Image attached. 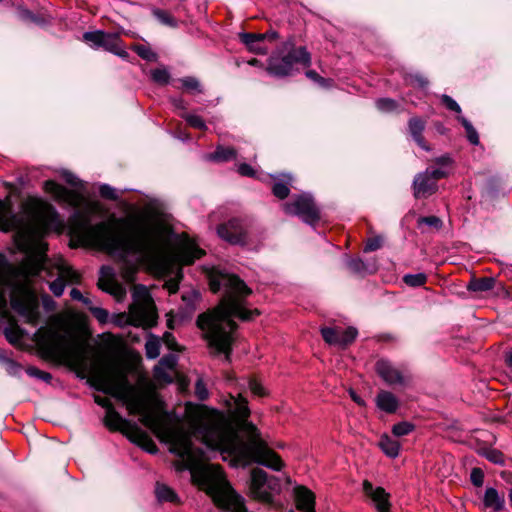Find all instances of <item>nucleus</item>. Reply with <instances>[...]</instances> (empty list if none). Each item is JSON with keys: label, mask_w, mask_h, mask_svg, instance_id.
Wrapping results in <instances>:
<instances>
[{"label": "nucleus", "mask_w": 512, "mask_h": 512, "mask_svg": "<svg viewBox=\"0 0 512 512\" xmlns=\"http://www.w3.org/2000/svg\"><path fill=\"white\" fill-rule=\"evenodd\" d=\"M122 401L131 415H139L141 423L150 429L169 451L182 459L179 469L189 470L192 480L204 490L223 512H248L244 499L230 486L219 465L207 460L219 453L224 461L234 466L256 463L279 471L283 461L261 438L257 427L247 418L250 415L247 400L232 396V416L218 411L195 416L190 429L173 424L153 399L132 385L124 372H115L102 378L100 388Z\"/></svg>", "instance_id": "obj_1"}, {"label": "nucleus", "mask_w": 512, "mask_h": 512, "mask_svg": "<svg viewBox=\"0 0 512 512\" xmlns=\"http://www.w3.org/2000/svg\"><path fill=\"white\" fill-rule=\"evenodd\" d=\"M61 176L77 190H69L53 180L44 182V190L57 201L78 209L85 201L83 181L67 170L62 171ZM74 217L77 220L75 233L79 238L119 258L121 276L127 283L135 280L141 262L158 261L165 253L169 229L160 221L142 223L138 225L135 235H126L108 222L91 224L89 218L78 210Z\"/></svg>", "instance_id": "obj_2"}, {"label": "nucleus", "mask_w": 512, "mask_h": 512, "mask_svg": "<svg viewBox=\"0 0 512 512\" xmlns=\"http://www.w3.org/2000/svg\"><path fill=\"white\" fill-rule=\"evenodd\" d=\"M208 277L211 291H223V296L215 308L198 315L196 324L210 352L223 354L229 361L237 329L234 318L249 321L260 312L245 307V299L252 291L238 276L213 268Z\"/></svg>", "instance_id": "obj_3"}, {"label": "nucleus", "mask_w": 512, "mask_h": 512, "mask_svg": "<svg viewBox=\"0 0 512 512\" xmlns=\"http://www.w3.org/2000/svg\"><path fill=\"white\" fill-rule=\"evenodd\" d=\"M0 230L14 232V241L17 248L27 256L37 254L42 257L47 245L41 240V229L26 216L14 213L2 200H0Z\"/></svg>", "instance_id": "obj_4"}, {"label": "nucleus", "mask_w": 512, "mask_h": 512, "mask_svg": "<svg viewBox=\"0 0 512 512\" xmlns=\"http://www.w3.org/2000/svg\"><path fill=\"white\" fill-rule=\"evenodd\" d=\"M133 302L128 312L121 313L115 321L118 325H132L144 329L157 324V309L149 290L144 285H135L132 292Z\"/></svg>", "instance_id": "obj_5"}, {"label": "nucleus", "mask_w": 512, "mask_h": 512, "mask_svg": "<svg viewBox=\"0 0 512 512\" xmlns=\"http://www.w3.org/2000/svg\"><path fill=\"white\" fill-rule=\"evenodd\" d=\"M283 51H286L287 54L284 56L273 54L269 58L267 72L270 75L285 77L293 73L295 64L310 66L311 56L305 47L295 48L294 42L287 40L283 44Z\"/></svg>", "instance_id": "obj_6"}, {"label": "nucleus", "mask_w": 512, "mask_h": 512, "mask_svg": "<svg viewBox=\"0 0 512 512\" xmlns=\"http://www.w3.org/2000/svg\"><path fill=\"white\" fill-rule=\"evenodd\" d=\"M250 493L258 500L270 502L275 494L281 490L280 480L269 476L264 470L255 468L251 471Z\"/></svg>", "instance_id": "obj_7"}, {"label": "nucleus", "mask_w": 512, "mask_h": 512, "mask_svg": "<svg viewBox=\"0 0 512 512\" xmlns=\"http://www.w3.org/2000/svg\"><path fill=\"white\" fill-rule=\"evenodd\" d=\"M283 209L287 214L296 215L310 225H314L320 219V210L309 193L294 196L291 201L283 204Z\"/></svg>", "instance_id": "obj_8"}, {"label": "nucleus", "mask_w": 512, "mask_h": 512, "mask_svg": "<svg viewBox=\"0 0 512 512\" xmlns=\"http://www.w3.org/2000/svg\"><path fill=\"white\" fill-rule=\"evenodd\" d=\"M12 309L18 313L25 321L32 325H37L40 320V311L38 301L29 294H13L10 299Z\"/></svg>", "instance_id": "obj_9"}, {"label": "nucleus", "mask_w": 512, "mask_h": 512, "mask_svg": "<svg viewBox=\"0 0 512 512\" xmlns=\"http://www.w3.org/2000/svg\"><path fill=\"white\" fill-rule=\"evenodd\" d=\"M98 287L114 296L118 302L122 301L126 296L125 286L116 280L114 269L110 266L101 267Z\"/></svg>", "instance_id": "obj_10"}, {"label": "nucleus", "mask_w": 512, "mask_h": 512, "mask_svg": "<svg viewBox=\"0 0 512 512\" xmlns=\"http://www.w3.org/2000/svg\"><path fill=\"white\" fill-rule=\"evenodd\" d=\"M321 335L330 345L346 347L355 340L358 331L355 327H324L321 329Z\"/></svg>", "instance_id": "obj_11"}, {"label": "nucleus", "mask_w": 512, "mask_h": 512, "mask_svg": "<svg viewBox=\"0 0 512 512\" xmlns=\"http://www.w3.org/2000/svg\"><path fill=\"white\" fill-rule=\"evenodd\" d=\"M217 233L220 238L231 244L244 245L246 243L247 233L239 219H231L227 223L219 225Z\"/></svg>", "instance_id": "obj_12"}, {"label": "nucleus", "mask_w": 512, "mask_h": 512, "mask_svg": "<svg viewBox=\"0 0 512 512\" xmlns=\"http://www.w3.org/2000/svg\"><path fill=\"white\" fill-rule=\"evenodd\" d=\"M204 253V250H202L194 240L184 237L180 242L177 258L181 264L190 265L194 263L196 259L202 257Z\"/></svg>", "instance_id": "obj_13"}, {"label": "nucleus", "mask_w": 512, "mask_h": 512, "mask_svg": "<svg viewBox=\"0 0 512 512\" xmlns=\"http://www.w3.org/2000/svg\"><path fill=\"white\" fill-rule=\"evenodd\" d=\"M375 369L377 374L388 385H402L405 383V378L400 370H398L390 361L380 359L376 362Z\"/></svg>", "instance_id": "obj_14"}, {"label": "nucleus", "mask_w": 512, "mask_h": 512, "mask_svg": "<svg viewBox=\"0 0 512 512\" xmlns=\"http://www.w3.org/2000/svg\"><path fill=\"white\" fill-rule=\"evenodd\" d=\"M437 188V183L426 172L419 173L414 178L413 192L417 199L427 198L435 193Z\"/></svg>", "instance_id": "obj_15"}, {"label": "nucleus", "mask_w": 512, "mask_h": 512, "mask_svg": "<svg viewBox=\"0 0 512 512\" xmlns=\"http://www.w3.org/2000/svg\"><path fill=\"white\" fill-rule=\"evenodd\" d=\"M363 490L365 494L373 500L378 512H390V503L388 500L389 495L382 487L374 488L369 481H364Z\"/></svg>", "instance_id": "obj_16"}, {"label": "nucleus", "mask_w": 512, "mask_h": 512, "mask_svg": "<svg viewBox=\"0 0 512 512\" xmlns=\"http://www.w3.org/2000/svg\"><path fill=\"white\" fill-rule=\"evenodd\" d=\"M104 50L124 59H129V53L124 49L123 42L118 33H104L101 46Z\"/></svg>", "instance_id": "obj_17"}, {"label": "nucleus", "mask_w": 512, "mask_h": 512, "mask_svg": "<svg viewBox=\"0 0 512 512\" xmlns=\"http://www.w3.org/2000/svg\"><path fill=\"white\" fill-rule=\"evenodd\" d=\"M296 508L300 512H315L314 494L303 486H297L294 489ZM289 512H295L290 510Z\"/></svg>", "instance_id": "obj_18"}, {"label": "nucleus", "mask_w": 512, "mask_h": 512, "mask_svg": "<svg viewBox=\"0 0 512 512\" xmlns=\"http://www.w3.org/2000/svg\"><path fill=\"white\" fill-rule=\"evenodd\" d=\"M127 436L131 442L137 444L148 453L156 454L158 452V448L153 440L136 425L133 426L132 431Z\"/></svg>", "instance_id": "obj_19"}, {"label": "nucleus", "mask_w": 512, "mask_h": 512, "mask_svg": "<svg viewBox=\"0 0 512 512\" xmlns=\"http://www.w3.org/2000/svg\"><path fill=\"white\" fill-rule=\"evenodd\" d=\"M240 41L247 47V49L258 55H266L269 51L268 47L263 44V40L258 33H239Z\"/></svg>", "instance_id": "obj_20"}, {"label": "nucleus", "mask_w": 512, "mask_h": 512, "mask_svg": "<svg viewBox=\"0 0 512 512\" xmlns=\"http://www.w3.org/2000/svg\"><path fill=\"white\" fill-rule=\"evenodd\" d=\"M376 406L388 414L395 413L399 407V400L397 397L386 390H381L376 396Z\"/></svg>", "instance_id": "obj_21"}, {"label": "nucleus", "mask_w": 512, "mask_h": 512, "mask_svg": "<svg viewBox=\"0 0 512 512\" xmlns=\"http://www.w3.org/2000/svg\"><path fill=\"white\" fill-rule=\"evenodd\" d=\"M273 179L275 180L272 186L273 195L281 200L285 199L290 193L289 185L293 180L292 175L280 174L279 176H273Z\"/></svg>", "instance_id": "obj_22"}, {"label": "nucleus", "mask_w": 512, "mask_h": 512, "mask_svg": "<svg viewBox=\"0 0 512 512\" xmlns=\"http://www.w3.org/2000/svg\"><path fill=\"white\" fill-rule=\"evenodd\" d=\"M105 424L112 430H123L130 425L113 407H108L106 411Z\"/></svg>", "instance_id": "obj_23"}, {"label": "nucleus", "mask_w": 512, "mask_h": 512, "mask_svg": "<svg viewBox=\"0 0 512 512\" xmlns=\"http://www.w3.org/2000/svg\"><path fill=\"white\" fill-rule=\"evenodd\" d=\"M483 502L486 507L493 508L495 511L501 510L504 506L503 497H501L493 487L486 489Z\"/></svg>", "instance_id": "obj_24"}, {"label": "nucleus", "mask_w": 512, "mask_h": 512, "mask_svg": "<svg viewBox=\"0 0 512 512\" xmlns=\"http://www.w3.org/2000/svg\"><path fill=\"white\" fill-rule=\"evenodd\" d=\"M379 447L388 457L396 458L399 455L400 443L387 435L380 438Z\"/></svg>", "instance_id": "obj_25"}, {"label": "nucleus", "mask_w": 512, "mask_h": 512, "mask_svg": "<svg viewBox=\"0 0 512 512\" xmlns=\"http://www.w3.org/2000/svg\"><path fill=\"white\" fill-rule=\"evenodd\" d=\"M495 286V279L493 277H483L478 279H472L467 288L473 292H484L492 290Z\"/></svg>", "instance_id": "obj_26"}, {"label": "nucleus", "mask_w": 512, "mask_h": 512, "mask_svg": "<svg viewBox=\"0 0 512 512\" xmlns=\"http://www.w3.org/2000/svg\"><path fill=\"white\" fill-rule=\"evenodd\" d=\"M236 150L231 147L218 146L208 158L216 162H227L236 158Z\"/></svg>", "instance_id": "obj_27"}, {"label": "nucleus", "mask_w": 512, "mask_h": 512, "mask_svg": "<svg viewBox=\"0 0 512 512\" xmlns=\"http://www.w3.org/2000/svg\"><path fill=\"white\" fill-rule=\"evenodd\" d=\"M155 494L160 502H178V496L169 486L161 483L156 484Z\"/></svg>", "instance_id": "obj_28"}, {"label": "nucleus", "mask_w": 512, "mask_h": 512, "mask_svg": "<svg viewBox=\"0 0 512 512\" xmlns=\"http://www.w3.org/2000/svg\"><path fill=\"white\" fill-rule=\"evenodd\" d=\"M58 274L66 282V285L80 284V282H81V275L70 266H67V265L59 266Z\"/></svg>", "instance_id": "obj_29"}, {"label": "nucleus", "mask_w": 512, "mask_h": 512, "mask_svg": "<svg viewBox=\"0 0 512 512\" xmlns=\"http://www.w3.org/2000/svg\"><path fill=\"white\" fill-rule=\"evenodd\" d=\"M160 340L157 336L150 334L145 344L146 356L149 359H156L160 355Z\"/></svg>", "instance_id": "obj_30"}, {"label": "nucleus", "mask_w": 512, "mask_h": 512, "mask_svg": "<svg viewBox=\"0 0 512 512\" xmlns=\"http://www.w3.org/2000/svg\"><path fill=\"white\" fill-rule=\"evenodd\" d=\"M104 33L103 30L88 31L83 34V40L92 48L98 49L101 46Z\"/></svg>", "instance_id": "obj_31"}, {"label": "nucleus", "mask_w": 512, "mask_h": 512, "mask_svg": "<svg viewBox=\"0 0 512 512\" xmlns=\"http://www.w3.org/2000/svg\"><path fill=\"white\" fill-rule=\"evenodd\" d=\"M425 273L406 274L403 276V282L410 287H421L427 282Z\"/></svg>", "instance_id": "obj_32"}, {"label": "nucleus", "mask_w": 512, "mask_h": 512, "mask_svg": "<svg viewBox=\"0 0 512 512\" xmlns=\"http://www.w3.org/2000/svg\"><path fill=\"white\" fill-rule=\"evenodd\" d=\"M458 120L461 122V124L465 128L469 142L473 145H477L479 143V136H478L476 129L473 127V125L470 123V121H468L463 116H459Z\"/></svg>", "instance_id": "obj_33"}, {"label": "nucleus", "mask_w": 512, "mask_h": 512, "mask_svg": "<svg viewBox=\"0 0 512 512\" xmlns=\"http://www.w3.org/2000/svg\"><path fill=\"white\" fill-rule=\"evenodd\" d=\"M181 117L183 119H185V121L193 128L200 129V130L207 129L205 121L199 115L185 112V113L181 114Z\"/></svg>", "instance_id": "obj_34"}, {"label": "nucleus", "mask_w": 512, "mask_h": 512, "mask_svg": "<svg viewBox=\"0 0 512 512\" xmlns=\"http://www.w3.org/2000/svg\"><path fill=\"white\" fill-rule=\"evenodd\" d=\"M179 81L181 82L182 88L187 91H195L198 93L203 92L201 83L193 76L183 77Z\"/></svg>", "instance_id": "obj_35"}, {"label": "nucleus", "mask_w": 512, "mask_h": 512, "mask_svg": "<svg viewBox=\"0 0 512 512\" xmlns=\"http://www.w3.org/2000/svg\"><path fill=\"white\" fill-rule=\"evenodd\" d=\"M376 107L382 112L389 113L396 111L399 107V104L397 101L391 98H379L376 100Z\"/></svg>", "instance_id": "obj_36"}, {"label": "nucleus", "mask_w": 512, "mask_h": 512, "mask_svg": "<svg viewBox=\"0 0 512 512\" xmlns=\"http://www.w3.org/2000/svg\"><path fill=\"white\" fill-rule=\"evenodd\" d=\"M151 79L158 84L166 85L169 83L170 74L166 68H157L151 71Z\"/></svg>", "instance_id": "obj_37"}, {"label": "nucleus", "mask_w": 512, "mask_h": 512, "mask_svg": "<svg viewBox=\"0 0 512 512\" xmlns=\"http://www.w3.org/2000/svg\"><path fill=\"white\" fill-rule=\"evenodd\" d=\"M408 128L412 137L422 135L425 129V122L418 117H413L408 122Z\"/></svg>", "instance_id": "obj_38"}, {"label": "nucleus", "mask_w": 512, "mask_h": 512, "mask_svg": "<svg viewBox=\"0 0 512 512\" xmlns=\"http://www.w3.org/2000/svg\"><path fill=\"white\" fill-rule=\"evenodd\" d=\"M132 49L137 53L139 57L146 61H155L157 54L153 52L150 47L145 45H134Z\"/></svg>", "instance_id": "obj_39"}, {"label": "nucleus", "mask_w": 512, "mask_h": 512, "mask_svg": "<svg viewBox=\"0 0 512 512\" xmlns=\"http://www.w3.org/2000/svg\"><path fill=\"white\" fill-rule=\"evenodd\" d=\"M199 299L200 293L196 290H189L182 295V300L189 311H193L195 309V305Z\"/></svg>", "instance_id": "obj_40"}, {"label": "nucleus", "mask_w": 512, "mask_h": 512, "mask_svg": "<svg viewBox=\"0 0 512 512\" xmlns=\"http://www.w3.org/2000/svg\"><path fill=\"white\" fill-rule=\"evenodd\" d=\"M415 426L407 421L399 422L392 427V433L397 436H405L414 430Z\"/></svg>", "instance_id": "obj_41"}, {"label": "nucleus", "mask_w": 512, "mask_h": 512, "mask_svg": "<svg viewBox=\"0 0 512 512\" xmlns=\"http://www.w3.org/2000/svg\"><path fill=\"white\" fill-rule=\"evenodd\" d=\"M153 15L162 23L171 27H175L177 25L175 19L168 14L166 11L161 9H154Z\"/></svg>", "instance_id": "obj_42"}, {"label": "nucleus", "mask_w": 512, "mask_h": 512, "mask_svg": "<svg viewBox=\"0 0 512 512\" xmlns=\"http://www.w3.org/2000/svg\"><path fill=\"white\" fill-rule=\"evenodd\" d=\"M66 287V282L58 275L57 278L49 282V289L55 297H60Z\"/></svg>", "instance_id": "obj_43"}, {"label": "nucleus", "mask_w": 512, "mask_h": 512, "mask_svg": "<svg viewBox=\"0 0 512 512\" xmlns=\"http://www.w3.org/2000/svg\"><path fill=\"white\" fill-rule=\"evenodd\" d=\"M484 457L489 460L490 462L494 464H503L504 463V456L503 454L496 450V449H486L483 452Z\"/></svg>", "instance_id": "obj_44"}, {"label": "nucleus", "mask_w": 512, "mask_h": 512, "mask_svg": "<svg viewBox=\"0 0 512 512\" xmlns=\"http://www.w3.org/2000/svg\"><path fill=\"white\" fill-rule=\"evenodd\" d=\"M423 224L438 230L442 227V220L437 216L420 217L418 226L420 227Z\"/></svg>", "instance_id": "obj_45"}, {"label": "nucleus", "mask_w": 512, "mask_h": 512, "mask_svg": "<svg viewBox=\"0 0 512 512\" xmlns=\"http://www.w3.org/2000/svg\"><path fill=\"white\" fill-rule=\"evenodd\" d=\"M26 372L29 376L35 377L47 383H49L52 379V375L50 373L42 371L36 367H29Z\"/></svg>", "instance_id": "obj_46"}, {"label": "nucleus", "mask_w": 512, "mask_h": 512, "mask_svg": "<svg viewBox=\"0 0 512 512\" xmlns=\"http://www.w3.org/2000/svg\"><path fill=\"white\" fill-rule=\"evenodd\" d=\"M99 193L105 199L117 200L119 198L116 190L108 184H102L99 188Z\"/></svg>", "instance_id": "obj_47"}, {"label": "nucleus", "mask_w": 512, "mask_h": 512, "mask_svg": "<svg viewBox=\"0 0 512 512\" xmlns=\"http://www.w3.org/2000/svg\"><path fill=\"white\" fill-rule=\"evenodd\" d=\"M90 312L99 323L105 324L108 321L109 313L106 309L100 307H90Z\"/></svg>", "instance_id": "obj_48"}, {"label": "nucleus", "mask_w": 512, "mask_h": 512, "mask_svg": "<svg viewBox=\"0 0 512 512\" xmlns=\"http://www.w3.org/2000/svg\"><path fill=\"white\" fill-rule=\"evenodd\" d=\"M347 266L353 273H357V274H361L366 270L365 263L359 258L350 259L347 262Z\"/></svg>", "instance_id": "obj_49"}, {"label": "nucleus", "mask_w": 512, "mask_h": 512, "mask_svg": "<svg viewBox=\"0 0 512 512\" xmlns=\"http://www.w3.org/2000/svg\"><path fill=\"white\" fill-rule=\"evenodd\" d=\"M425 172L429 174V176H431V178H433L436 183L439 179L445 178L448 175V171L443 167H429Z\"/></svg>", "instance_id": "obj_50"}, {"label": "nucleus", "mask_w": 512, "mask_h": 512, "mask_svg": "<svg viewBox=\"0 0 512 512\" xmlns=\"http://www.w3.org/2000/svg\"><path fill=\"white\" fill-rule=\"evenodd\" d=\"M441 101L446 106V108L448 110L456 112L458 114L461 113V108H460L459 104L454 99H452L450 96L443 94L441 96Z\"/></svg>", "instance_id": "obj_51"}, {"label": "nucleus", "mask_w": 512, "mask_h": 512, "mask_svg": "<svg viewBox=\"0 0 512 512\" xmlns=\"http://www.w3.org/2000/svg\"><path fill=\"white\" fill-rule=\"evenodd\" d=\"M470 480L476 487H480L484 482V474L480 468H473L470 474Z\"/></svg>", "instance_id": "obj_52"}, {"label": "nucleus", "mask_w": 512, "mask_h": 512, "mask_svg": "<svg viewBox=\"0 0 512 512\" xmlns=\"http://www.w3.org/2000/svg\"><path fill=\"white\" fill-rule=\"evenodd\" d=\"M4 335H5L6 339L9 341V343H11L13 345L17 344L21 339V336H20L18 330L10 328V327H6L4 329Z\"/></svg>", "instance_id": "obj_53"}, {"label": "nucleus", "mask_w": 512, "mask_h": 512, "mask_svg": "<svg viewBox=\"0 0 512 512\" xmlns=\"http://www.w3.org/2000/svg\"><path fill=\"white\" fill-rule=\"evenodd\" d=\"M382 246V239L380 237H373L368 239L364 251L365 252H372L376 251Z\"/></svg>", "instance_id": "obj_54"}, {"label": "nucleus", "mask_w": 512, "mask_h": 512, "mask_svg": "<svg viewBox=\"0 0 512 512\" xmlns=\"http://www.w3.org/2000/svg\"><path fill=\"white\" fill-rule=\"evenodd\" d=\"M406 80L410 84L416 85V86L421 87V88H424V87H426L428 85V80L425 77H423L422 75H419V74L410 75Z\"/></svg>", "instance_id": "obj_55"}, {"label": "nucleus", "mask_w": 512, "mask_h": 512, "mask_svg": "<svg viewBox=\"0 0 512 512\" xmlns=\"http://www.w3.org/2000/svg\"><path fill=\"white\" fill-rule=\"evenodd\" d=\"M248 385H249V388H250L251 392L254 395L260 396V397L266 395L265 389L256 380H254V379L249 380Z\"/></svg>", "instance_id": "obj_56"}, {"label": "nucleus", "mask_w": 512, "mask_h": 512, "mask_svg": "<svg viewBox=\"0 0 512 512\" xmlns=\"http://www.w3.org/2000/svg\"><path fill=\"white\" fill-rule=\"evenodd\" d=\"M195 393L199 400H205L208 397V391L201 380L196 382Z\"/></svg>", "instance_id": "obj_57"}, {"label": "nucleus", "mask_w": 512, "mask_h": 512, "mask_svg": "<svg viewBox=\"0 0 512 512\" xmlns=\"http://www.w3.org/2000/svg\"><path fill=\"white\" fill-rule=\"evenodd\" d=\"M237 171L242 176L253 177L255 175L254 169L251 167V165L246 164V163L240 164L238 166Z\"/></svg>", "instance_id": "obj_58"}, {"label": "nucleus", "mask_w": 512, "mask_h": 512, "mask_svg": "<svg viewBox=\"0 0 512 512\" xmlns=\"http://www.w3.org/2000/svg\"><path fill=\"white\" fill-rule=\"evenodd\" d=\"M7 363V372L9 375L16 376L21 372V366L13 360L8 359Z\"/></svg>", "instance_id": "obj_59"}, {"label": "nucleus", "mask_w": 512, "mask_h": 512, "mask_svg": "<svg viewBox=\"0 0 512 512\" xmlns=\"http://www.w3.org/2000/svg\"><path fill=\"white\" fill-rule=\"evenodd\" d=\"M163 340H164V342L166 343V345L170 349L176 350L177 342H176V339H175V337L173 336V334L171 332H165L163 334Z\"/></svg>", "instance_id": "obj_60"}, {"label": "nucleus", "mask_w": 512, "mask_h": 512, "mask_svg": "<svg viewBox=\"0 0 512 512\" xmlns=\"http://www.w3.org/2000/svg\"><path fill=\"white\" fill-rule=\"evenodd\" d=\"M306 76L313 80L314 82L319 83L320 85H324L326 82V79L321 77L316 71L314 70H308L306 71Z\"/></svg>", "instance_id": "obj_61"}, {"label": "nucleus", "mask_w": 512, "mask_h": 512, "mask_svg": "<svg viewBox=\"0 0 512 512\" xmlns=\"http://www.w3.org/2000/svg\"><path fill=\"white\" fill-rule=\"evenodd\" d=\"M435 162L440 165V167L446 168L452 164V159L448 154H445L436 158Z\"/></svg>", "instance_id": "obj_62"}, {"label": "nucleus", "mask_w": 512, "mask_h": 512, "mask_svg": "<svg viewBox=\"0 0 512 512\" xmlns=\"http://www.w3.org/2000/svg\"><path fill=\"white\" fill-rule=\"evenodd\" d=\"M258 35L260 36V38L263 41H265V40L274 41V40L278 39V37H279L278 32H276L275 30H269L265 33H258Z\"/></svg>", "instance_id": "obj_63"}, {"label": "nucleus", "mask_w": 512, "mask_h": 512, "mask_svg": "<svg viewBox=\"0 0 512 512\" xmlns=\"http://www.w3.org/2000/svg\"><path fill=\"white\" fill-rule=\"evenodd\" d=\"M504 362L509 373L512 375V348L505 352Z\"/></svg>", "instance_id": "obj_64"}]
</instances>
